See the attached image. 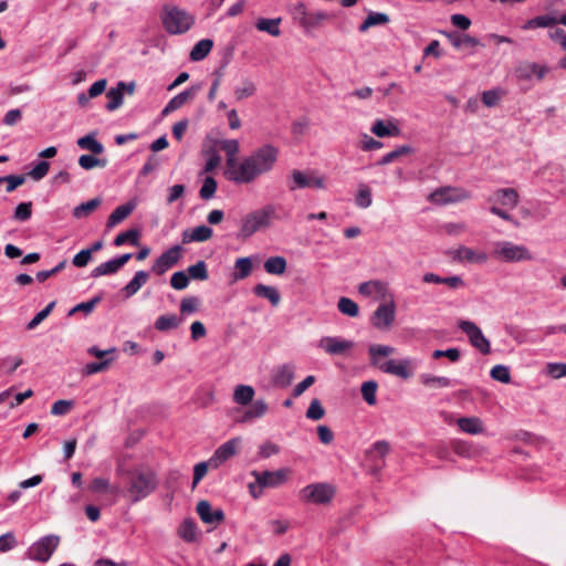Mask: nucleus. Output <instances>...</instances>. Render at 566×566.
<instances>
[{"mask_svg":"<svg viewBox=\"0 0 566 566\" xmlns=\"http://www.w3.org/2000/svg\"><path fill=\"white\" fill-rule=\"evenodd\" d=\"M135 209V203L128 201L119 207H117L109 216H108V227L116 226L125 220Z\"/></svg>","mask_w":566,"mask_h":566,"instance_id":"33","label":"nucleus"},{"mask_svg":"<svg viewBox=\"0 0 566 566\" xmlns=\"http://www.w3.org/2000/svg\"><path fill=\"white\" fill-rule=\"evenodd\" d=\"M149 274L146 271H137L134 277L123 287L122 292L126 298L136 294L148 281Z\"/></svg>","mask_w":566,"mask_h":566,"instance_id":"28","label":"nucleus"},{"mask_svg":"<svg viewBox=\"0 0 566 566\" xmlns=\"http://www.w3.org/2000/svg\"><path fill=\"white\" fill-rule=\"evenodd\" d=\"M492 379L502 384H509L511 381V373L507 366L495 365L490 371Z\"/></svg>","mask_w":566,"mask_h":566,"instance_id":"53","label":"nucleus"},{"mask_svg":"<svg viewBox=\"0 0 566 566\" xmlns=\"http://www.w3.org/2000/svg\"><path fill=\"white\" fill-rule=\"evenodd\" d=\"M421 381L423 385H426L428 387L444 388V387H450L452 385L451 379L448 377L433 376V375H429V374H423L421 376Z\"/></svg>","mask_w":566,"mask_h":566,"instance_id":"51","label":"nucleus"},{"mask_svg":"<svg viewBox=\"0 0 566 566\" xmlns=\"http://www.w3.org/2000/svg\"><path fill=\"white\" fill-rule=\"evenodd\" d=\"M268 411V405L264 400L258 399L252 401V406L243 412L241 418L238 419L240 423H249L263 417Z\"/></svg>","mask_w":566,"mask_h":566,"instance_id":"26","label":"nucleus"},{"mask_svg":"<svg viewBox=\"0 0 566 566\" xmlns=\"http://www.w3.org/2000/svg\"><path fill=\"white\" fill-rule=\"evenodd\" d=\"M163 22L169 33H185L195 23V17L186 10L174 7L166 10Z\"/></svg>","mask_w":566,"mask_h":566,"instance_id":"7","label":"nucleus"},{"mask_svg":"<svg viewBox=\"0 0 566 566\" xmlns=\"http://www.w3.org/2000/svg\"><path fill=\"white\" fill-rule=\"evenodd\" d=\"M355 202L357 207L366 209L371 206L373 199H371V191L370 189L363 185L359 187L358 192L355 198Z\"/></svg>","mask_w":566,"mask_h":566,"instance_id":"55","label":"nucleus"},{"mask_svg":"<svg viewBox=\"0 0 566 566\" xmlns=\"http://www.w3.org/2000/svg\"><path fill=\"white\" fill-rule=\"evenodd\" d=\"M331 19V15L323 11L310 12L306 17L302 28L305 32H312L321 28L326 21Z\"/></svg>","mask_w":566,"mask_h":566,"instance_id":"30","label":"nucleus"},{"mask_svg":"<svg viewBox=\"0 0 566 566\" xmlns=\"http://www.w3.org/2000/svg\"><path fill=\"white\" fill-rule=\"evenodd\" d=\"M337 308L342 314L349 317H356L359 313L357 303L345 296L338 300Z\"/></svg>","mask_w":566,"mask_h":566,"instance_id":"47","label":"nucleus"},{"mask_svg":"<svg viewBox=\"0 0 566 566\" xmlns=\"http://www.w3.org/2000/svg\"><path fill=\"white\" fill-rule=\"evenodd\" d=\"M138 238H139V231L137 229H129L127 231H124L122 233H119L115 239H114V245L116 247H120L125 243H129L132 245H137L138 244Z\"/></svg>","mask_w":566,"mask_h":566,"instance_id":"49","label":"nucleus"},{"mask_svg":"<svg viewBox=\"0 0 566 566\" xmlns=\"http://www.w3.org/2000/svg\"><path fill=\"white\" fill-rule=\"evenodd\" d=\"M197 90L191 87L174 96L161 111V115L166 116L182 107L189 99L193 98Z\"/></svg>","mask_w":566,"mask_h":566,"instance_id":"25","label":"nucleus"},{"mask_svg":"<svg viewBox=\"0 0 566 566\" xmlns=\"http://www.w3.org/2000/svg\"><path fill=\"white\" fill-rule=\"evenodd\" d=\"M558 24L557 18L545 14L538 15L531 20H528L523 27V30L535 29V28H546V27H555Z\"/></svg>","mask_w":566,"mask_h":566,"instance_id":"41","label":"nucleus"},{"mask_svg":"<svg viewBox=\"0 0 566 566\" xmlns=\"http://www.w3.org/2000/svg\"><path fill=\"white\" fill-rule=\"evenodd\" d=\"M235 277L237 279H245L251 274L252 271V261L250 258H239L235 261Z\"/></svg>","mask_w":566,"mask_h":566,"instance_id":"54","label":"nucleus"},{"mask_svg":"<svg viewBox=\"0 0 566 566\" xmlns=\"http://www.w3.org/2000/svg\"><path fill=\"white\" fill-rule=\"evenodd\" d=\"M212 46H213V42L210 39L205 38V39L200 40L192 48V50L190 52V60L191 61L203 60L208 55V53L211 51Z\"/></svg>","mask_w":566,"mask_h":566,"instance_id":"39","label":"nucleus"},{"mask_svg":"<svg viewBox=\"0 0 566 566\" xmlns=\"http://www.w3.org/2000/svg\"><path fill=\"white\" fill-rule=\"evenodd\" d=\"M253 293L258 297L266 298L272 306H277L281 302V294L279 290L274 286L264 285L260 283L254 286Z\"/></svg>","mask_w":566,"mask_h":566,"instance_id":"29","label":"nucleus"},{"mask_svg":"<svg viewBox=\"0 0 566 566\" xmlns=\"http://www.w3.org/2000/svg\"><path fill=\"white\" fill-rule=\"evenodd\" d=\"M547 374L554 378L559 379L566 376V364L565 363H549L546 366Z\"/></svg>","mask_w":566,"mask_h":566,"instance_id":"64","label":"nucleus"},{"mask_svg":"<svg viewBox=\"0 0 566 566\" xmlns=\"http://www.w3.org/2000/svg\"><path fill=\"white\" fill-rule=\"evenodd\" d=\"M457 426L462 432L473 436L484 431L483 422L478 417H461L457 420Z\"/></svg>","mask_w":566,"mask_h":566,"instance_id":"27","label":"nucleus"},{"mask_svg":"<svg viewBox=\"0 0 566 566\" xmlns=\"http://www.w3.org/2000/svg\"><path fill=\"white\" fill-rule=\"evenodd\" d=\"M255 391L250 385H238L233 391V401L241 406H247L253 401Z\"/></svg>","mask_w":566,"mask_h":566,"instance_id":"31","label":"nucleus"},{"mask_svg":"<svg viewBox=\"0 0 566 566\" xmlns=\"http://www.w3.org/2000/svg\"><path fill=\"white\" fill-rule=\"evenodd\" d=\"M286 260L283 256H271L264 262V270L269 274L281 275L286 271Z\"/></svg>","mask_w":566,"mask_h":566,"instance_id":"42","label":"nucleus"},{"mask_svg":"<svg viewBox=\"0 0 566 566\" xmlns=\"http://www.w3.org/2000/svg\"><path fill=\"white\" fill-rule=\"evenodd\" d=\"M468 190L455 187H441L428 196V200L434 205H448L470 199Z\"/></svg>","mask_w":566,"mask_h":566,"instance_id":"11","label":"nucleus"},{"mask_svg":"<svg viewBox=\"0 0 566 566\" xmlns=\"http://www.w3.org/2000/svg\"><path fill=\"white\" fill-rule=\"evenodd\" d=\"M336 494L334 485L326 482L311 483L300 491V500L311 504H328Z\"/></svg>","mask_w":566,"mask_h":566,"instance_id":"6","label":"nucleus"},{"mask_svg":"<svg viewBox=\"0 0 566 566\" xmlns=\"http://www.w3.org/2000/svg\"><path fill=\"white\" fill-rule=\"evenodd\" d=\"M256 92V85L254 82L250 80L242 81L241 85L237 86L234 90V95L238 101H242L254 95Z\"/></svg>","mask_w":566,"mask_h":566,"instance_id":"50","label":"nucleus"},{"mask_svg":"<svg viewBox=\"0 0 566 566\" xmlns=\"http://www.w3.org/2000/svg\"><path fill=\"white\" fill-rule=\"evenodd\" d=\"M239 443V438H233L222 443L209 459L210 467L217 469L231 457H233L238 451Z\"/></svg>","mask_w":566,"mask_h":566,"instance_id":"15","label":"nucleus"},{"mask_svg":"<svg viewBox=\"0 0 566 566\" xmlns=\"http://www.w3.org/2000/svg\"><path fill=\"white\" fill-rule=\"evenodd\" d=\"M217 187H218V184L213 177H211V176L206 177L203 179L202 186L199 190L200 198L202 200H210L211 198L214 197Z\"/></svg>","mask_w":566,"mask_h":566,"instance_id":"48","label":"nucleus"},{"mask_svg":"<svg viewBox=\"0 0 566 566\" xmlns=\"http://www.w3.org/2000/svg\"><path fill=\"white\" fill-rule=\"evenodd\" d=\"M378 388V384L375 380H368L363 382L360 392L363 396V399L369 405L374 406L377 401L376 399V391Z\"/></svg>","mask_w":566,"mask_h":566,"instance_id":"46","label":"nucleus"},{"mask_svg":"<svg viewBox=\"0 0 566 566\" xmlns=\"http://www.w3.org/2000/svg\"><path fill=\"white\" fill-rule=\"evenodd\" d=\"M25 177L23 175H8L0 177V184L7 182V192H12L19 186L24 184Z\"/></svg>","mask_w":566,"mask_h":566,"instance_id":"62","label":"nucleus"},{"mask_svg":"<svg viewBox=\"0 0 566 566\" xmlns=\"http://www.w3.org/2000/svg\"><path fill=\"white\" fill-rule=\"evenodd\" d=\"M213 234V231L208 226L201 224L192 230L188 229L182 232V243L187 244L190 242H205L209 240Z\"/></svg>","mask_w":566,"mask_h":566,"instance_id":"24","label":"nucleus"},{"mask_svg":"<svg viewBox=\"0 0 566 566\" xmlns=\"http://www.w3.org/2000/svg\"><path fill=\"white\" fill-rule=\"evenodd\" d=\"M103 300V295L98 294L94 296L92 300L87 302H82L75 305L70 312L69 315H73L76 312H84L86 315L90 314L94 307Z\"/></svg>","mask_w":566,"mask_h":566,"instance_id":"56","label":"nucleus"},{"mask_svg":"<svg viewBox=\"0 0 566 566\" xmlns=\"http://www.w3.org/2000/svg\"><path fill=\"white\" fill-rule=\"evenodd\" d=\"M452 259L461 263L484 264L489 260V254L484 251L461 245L453 251Z\"/></svg>","mask_w":566,"mask_h":566,"instance_id":"17","label":"nucleus"},{"mask_svg":"<svg viewBox=\"0 0 566 566\" xmlns=\"http://www.w3.org/2000/svg\"><path fill=\"white\" fill-rule=\"evenodd\" d=\"M310 12L306 10V6L303 2H297L291 7V14L295 23L301 27L306 20Z\"/></svg>","mask_w":566,"mask_h":566,"instance_id":"59","label":"nucleus"},{"mask_svg":"<svg viewBox=\"0 0 566 566\" xmlns=\"http://www.w3.org/2000/svg\"><path fill=\"white\" fill-rule=\"evenodd\" d=\"M156 486L155 473L149 469L138 468L130 475L128 493L133 501L137 502L149 495Z\"/></svg>","mask_w":566,"mask_h":566,"instance_id":"4","label":"nucleus"},{"mask_svg":"<svg viewBox=\"0 0 566 566\" xmlns=\"http://www.w3.org/2000/svg\"><path fill=\"white\" fill-rule=\"evenodd\" d=\"M492 256L501 262H523L533 260L530 250L511 241H497L493 244Z\"/></svg>","mask_w":566,"mask_h":566,"instance_id":"5","label":"nucleus"},{"mask_svg":"<svg viewBox=\"0 0 566 566\" xmlns=\"http://www.w3.org/2000/svg\"><path fill=\"white\" fill-rule=\"evenodd\" d=\"M371 133L377 137L396 136L399 134V129L392 123H385L381 119H377L371 126Z\"/></svg>","mask_w":566,"mask_h":566,"instance_id":"38","label":"nucleus"},{"mask_svg":"<svg viewBox=\"0 0 566 566\" xmlns=\"http://www.w3.org/2000/svg\"><path fill=\"white\" fill-rule=\"evenodd\" d=\"M389 20V15L386 13L370 11L364 22L358 27V31L364 33L370 27L386 24Z\"/></svg>","mask_w":566,"mask_h":566,"instance_id":"35","label":"nucleus"},{"mask_svg":"<svg viewBox=\"0 0 566 566\" xmlns=\"http://www.w3.org/2000/svg\"><path fill=\"white\" fill-rule=\"evenodd\" d=\"M358 291L361 295L365 296H377L380 298H385L388 293V284L379 280H373L368 282H363L359 285Z\"/></svg>","mask_w":566,"mask_h":566,"instance_id":"23","label":"nucleus"},{"mask_svg":"<svg viewBox=\"0 0 566 566\" xmlns=\"http://www.w3.org/2000/svg\"><path fill=\"white\" fill-rule=\"evenodd\" d=\"M409 153H411L410 146H407V145L400 146V147L396 148L395 150L382 156L381 159L378 161V165H381V166L388 165V164L392 163L394 160H396L397 158H399L400 156L409 154Z\"/></svg>","mask_w":566,"mask_h":566,"instance_id":"58","label":"nucleus"},{"mask_svg":"<svg viewBox=\"0 0 566 566\" xmlns=\"http://www.w3.org/2000/svg\"><path fill=\"white\" fill-rule=\"evenodd\" d=\"M276 212L277 207L273 203H269L245 214L241 219L240 237L244 239L250 238L255 232L270 228L272 221L279 219Z\"/></svg>","mask_w":566,"mask_h":566,"instance_id":"3","label":"nucleus"},{"mask_svg":"<svg viewBox=\"0 0 566 566\" xmlns=\"http://www.w3.org/2000/svg\"><path fill=\"white\" fill-rule=\"evenodd\" d=\"M352 340L343 339L337 336H325L319 339L318 347L324 349L329 355H340L346 350L353 348Z\"/></svg>","mask_w":566,"mask_h":566,"instance_id":"19","label":"nucleus"},{"mask_svg":"<svg viewBox=\"0 0 566 566\" xmlns=\"http://www.w3.org/2000/svg\"><path fill=\"white\" fill-rule=\"evenodd\" d=\"M251 475L255 479L258 484V489H269V488H277L283 484L289 476L287 469H280L276 471H256L253 470Z\"/></svg>","mask_w":566,"mask_h":566,"instance_id":"12","label":"nucleus"},{"mask_svg":"<svg viewBox=\"0 0 566 566\" xmlns=\"http://www.w3.org/2000/svg\"><path fill=\"white\" fill-rule=\"evenodd\" d=\"M187 272L189 274L188 276H190L193 280L205 281L209 277L207 264L202 260L198 261L193 265H190Z\"/></svg>","mask_w":566,"mask_h":566,"instance_id":"52","label":"nucleus"},{"mask_svg":"<svg viewBox=\"0 0 566 566\" xmlns=\"http://www.w3.org/2000/svg\"><path fill=\"white\" fill-rule=\"evenodd\" d=\"M551 72L545 64L535 62H521L514 70V76L518 82H541Z\"/></svg>","mask_w":566,"mask_h":566,"instance_id":"9","label":"nucleus"},{"mask_svg":"<svg viewBox=\"0 0 566 566\" xmlns=\"http://www.w3.org/2000/svg\"><path fill=\"white\" fill-rule=\"evenodd\" d=\"M395 352L396 349L388 345H370L368 348L370 365L379 368L385 374L394 375L402 379H408L412 375V371L409 369L411 365L410 359H389L385 363H380L381 357H388L392 355Z\"/></svg>","mask_w":566,"mask_h":566,"instance_id":"2","label":"nucleus"},{"mask_svg":"<svg viewBox=\"0 0 566 566\" xmlns=\"http://www.w3.org/2000/svg\"><path fill=\"white\" fill-rule=\"evenodd\" d=\"M199 298L196 296L184 297L180 303V313L189 315L198 310Z\"/></svg>","mask_w":566,"mask_h":566,"instance_id":"63","label":"nucleus"},{"mask_svg":"<svg viewBox=\"0 0 566 566\" xmlns=\"http://www.w3.org/2000/svg\"><path fill=\"white\" fill-rule=\"evenodd\" d=\"M489 202L500 203L510 209H514L520 201L517 191L513 188H502L495 190L489 198Z\"/></svg>","mask_w":566,"mask_h":566,"instance_id":"20","label":"nucleus"},{"mask_svg":"<svg viewBox=\"0 0 566 566\" xmlns=\"http://www.w3.org/2000/svg\"><path fill=\"white\" fill-rule=\"evenodd\" d=\"M280 22H281L280 18H276V19L260 18L255 23V28L260 32H266L270 35H279L280 34V29H279Z\"/></svg>","mask_w":566,"mask_h":566,"instance_id":"43","label":"nucleus"},{"mask_svg":"<svg viewBox=\"0 0 566 566\" xmlns=\"http://www.w3.org/2000/svg\"><path fill=\"white\" fill-rule=\"evenodd\" d=\"M459 328L468 336L471 345L476 348L483 355H488L491 352V344L489 339L483 335L481 328L471 321L461 319L458 323Z\"/></svg>","mask_w":566,"mask_h":566,"instance_id":"10","label":"nucleus"},{"mask_svg":"<svg viewBox=\"0 0 566 566\" xmlns=\"http://www.w3.org/2000/svg\"><path fill=\"white\" fill-rule=\"evenodd\" d=\"M181 245H172L157 258L153 265V272L158 275L164 274L166 271L178 263L181 258Z\"/></svg>","mask_w":566,"mask_h":566,"instance_id":"14","label":"nucleus"},{"mask_svg":"<svg viewBox=\"0 0 566 566\" xmlns=\"http://www.w3.org/2000/svg\"><path fill=\"white\" fill-rule=\"evenodd\" d=\"M102 203V197H96L86 202H82L73 209V217L77 219L85 218L94 212Z\"/></svg>","mask_w":566,"mask_h":566,"instance_id":"32","label":"nucleus"},{"mask_svg":"<svg viewBox=\"0 0 566 566\" xmlns=\"http://www.w3.org/2000/svg\"><path fill=\"white\" fill-rule=\"evenodd\" d=\"M219 145L227 155L226 177L232 181L234 170L240 166V163H238L235 158L240 149L239 142L237 139H223Z\"/></svg>","mask_w":566,"mask_h":566,"instance_id":"16","label":"nucleus"},{"mask_svg":"<svg viewBox=\"0 0 566 566\" xmlns=\"http://www.w3.org/2000/svg\"><path fill=\"white\" fill-rule=\"evenodd\" d=\"M23 359L17 357H6L0 361V370H4L7 374H13L21 365Z\"/></svg>","mask_w":566,"mask_h":566,"instance_id":"61","label":"nucleus"},{"mask_svg":"<svg viewBox=\"0 0 566 566\" xmlns=\"http://www.w3.org/2000/svg\"><path fill=\"white\" fill-rule=\"evenodd\" d=\"M135 82H118L115 87L108 90V111H115L122 106L124 95H132L135 92Z\"/></svg>","mask_w":566,"mask_h":566,"instance_id":"18","label":"nucleus"},{"mask_svg":"<svg viewBox=\"0 0 566 566\" xmlns=\"http://www.w3.org/2000/svg\"><path fill=\"white\" fill-rule=\"evenodd\" d=\"M178 535L187 543H192L197 539V525L193 520H185L178 527Z\"/></svg>","mask_w":566,"mask_h":566,"instance_id":"36","label":"nucleus"},{"mask_svg":"<svg viewBox=\"0 0 566 566\" xmlns=\"http://www.w3.org/2000/svg\"><path fill=\"white\" fill-rule=\"evenodd\" d=\"M182 323V318L176 314H167L159 316L155 322V328L160 332H166L177 328Z\"/></svg>","mask_w":566,"mask_h":566,"instance_id":"37","label":"nucleus"},{"mask_svg":"<svg viewBox=\"0 0 566 566\" xmlns=\"http://www.w3.org/2000/svg\"><path fill=\"white\" fill-rule=\"evenodd\" d=\"M189 284V276L185 271L175 272L170 277V285L172 289L181 291Z\"/></svg>","mask_w":566,"mask_h":566,"instance_id":"60","label":"nucleus"},{"mask_svg":"<svg viewBox=\"0 0 566 566\" xmlns=\"http://www.w3.org/2000/svg\"><path fill=\"white\" fill-rule=\"evenodd\" d=\"M506 92L502 87H495L489 91H484L482 93V103L486 107H494L501 102Z\"/></svg>","mask_w":566,"mask_h":566,"instance_id":"44","label":"nucleus"},{"mask_svg":"<svg viewBox=\"0 0 566 566\" xmlns=\"http://www.w3.org/2000/svg\"><path fill=\"white\" fill-rule=\"evenodd\" d=\"M277 158L279 148L272 144H265L256 148L240 163V166L234 170L232 181L235 184L254 181L259 176L271 171Z\"/></svg>","mask_w":566,"mask_h":566,"instance_id":"1","label":"nucleus"},{"mask_svg":"<svg viewBox=\"0 0 566 566\" xmlns=\"http://www.w3.org/2000/svg\"><path fill=\"white\" fill-rule=\"evenodd\" d=\"M77 145L82 149H87L93 154H102L104 150L103 144L94 138L93 134L85 135L77 139Z\"/></svg>","mask_w":566,"mask_h":566,"instance_id":"45","label":"nucleus"},{"mask_svg":"<svg viewBox=\"0 0 566 566\" xmlns=\"http://www.w3.org/2000/svg\"><path fill=\"white\" fill-rule=\"evenodd\" d=\"M32 216V202H21L15 209L12 218L17 221H28Z\"/></svg>","mask_w":566,"mask_h":566,"instance_id":"57","label":"nucleus"},{"mask_svg":"<svg viewBox=\"0 0 566 566\" xmlns=\"http://www.w3.org/2000/svg\"><path fill=\"white\" fill-rule=\"evenodd\" d=\"M396 316V305L394 300L380 304L371 316V324L378 329L389 328Z\"/></svg>","mask_w":566,"mask_h":566,"instance_id":"13","label":"nucleus"},{"mask_svg":"<svg viewBox=\"0 0 566 566\" xmlns=\"http://www.w3.org/2000/svg\"><path fill=\"white\" fill-rule=\"evenodd\" d=\"M60 544V536L50 534L34 542L27 551V556L31 560L46 563Z\"/></svg>","mask_w":566,"mask_h":566,"instance_id":"8","label":"nucleus"},{"mask_svg":"<svg viewBox=\"0 0 566 566\" xmlns=\"http://www.w3.org/2000/svg\"><path fill=\"white\" fill-rule=\"evenodd\" d=\"M295 367L291 364H284L274 369L272 381L276 387L286 388L294 379Z\"/></svg>","mask_w":566,"mask_h":566,"instance_id":"22","label":"nucleus"},{"mask_svg":"<svg viewBox=\"0 0 566 566\" xmlns=\"http://www.w3.org/2000/svg\"><path fill=\"white\" fill-rule=\"evenodd\" d=\"M310 178L311 174L304 172L298 169H294L291 171V180L292 182L289 185V189L294 191L296 189L310 188Z\"/></svg>","mask_w":566,"mask_h":566,"instance_id":"40","label":"nucleus"},{"mask_svg":"<svg viewBox=\"0 0 566 566\" xmlns=\"http://www.w3.org/2000/svg\"><path fill=\"white\" fill-rule=\"evenodd\" d=\"M196 511L201 521L206 524H219L224 518L223 511L221 509L213 510L211 504L206 500L198 502Z\"/></svg>","mask_w":566,"mask_h":566,"instance_id":"21","label":"nucleus"},{"mask_svg":"<svg viewBox=\"0 0 566 566\" xmlns=\"http://www.w3.org/2000/svg\"><path fill=\"white\" fill-rule=\"evenodd\" d=\"M451 45L463 54H471L480 44L478 38H449Z\"/></svg>","mask_w":566,"mask_h":566,"instance_id":"34","label":"nucleus"}]
</instances>
